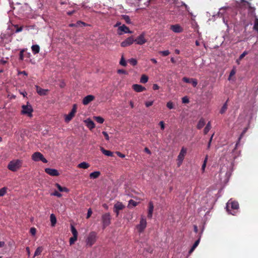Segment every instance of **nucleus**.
<instances>
[{
	"label": "nucleus",
	"mask_w": 258,
	"mask_h": 258,
	"mask_svg": "<svg viewBox=\"0 0 258 258\" xmlns=\"http://www.w3.org/2000/svg\"><path fill=\"white\" fill-rule=\"evenodd\" d=\"M200 239H199L197 240H196L195 243H194L193 245L192 246L191 248L188 251L189 254H190L195 249V248L198 246L199 243H200Z\"/></svg>",
	"instance_id": "nucleus-22"
},
{
	"label": "nucleus",
	"mask_w": 258,
	"mask_h": 258,
	"mask_svg": "<svg viewBox=\"0 0 258 258\" xmlns=\"http://www.w3.org/2000/svg\"><path fill=\"white\" fill-rule=\"evenodd\" d=\"M43 155L38 152H35L32 155V159L34 161H39L42 159Z\"/></svg>",
	"instance_id": "nucleus-15"
},
{
	"label": "nucleus",
	"mask_w": 258,
	"mask_h": 258,
	"mask_svg": "<svg viewBox=\"0 0 258 258\" xmlns=\"http://www.w3.org/2000/svg\"><path fill=\"white\" fill-rule=\"evenodd\" d=\"M227 101L223 105V106L222 107L220 111V113L221 114H223L225 112V111H226L227 109Z\"/></svg>",
	"instance_id": "nucleus-32"
},
{
	"label": "nucleus",
	"mask_w": 258,
	"mask_h": 258,
	"mask_svg": "<svg viewBox=\"0 0 258 258\" xmlns=\"http://www.w3.org/2000/svg\"><path fill=\"white\" fill-rule=\"evenodd\" d=\"M119 63L120 65H121L123 67H125L126 66V62L123 55L122 56V57L121 58Z\"/></svg>",
	"instance_id": "nucleus-43"
},
{
	"label": "nucleus",
	"mask_w": 258,
	"mask_h": 258,
	"mask_svg": "<svg viewBox=\"0 0 258 258\" xmlns=\"http://www.w3.org/2000/svg\"><path fill=\"white\" fill-rule=\"evenodd\" d=\"M50 221L52 226H54L56 223V218L53 214H51L50 216Z\"/></svg>",
	"instance_id": "nucleus-29"
},
{
	"label": "nucleus",
	"mask_w": 258,
	"mask_h": 258,
	"mask_svg": "<svg viewBox=\"0 0 258 258\" xmlns=\"http://www.w3.org/2000/svg\"><path fill=\"white\" fill-rule=\"evenodd\" d=\"M153 101H148L145 103L146 106L147 107H149L152 106L153 105Z\"/></svg>",
	"instance_id": "nucleus-56"
},
{
	"label": "nucleus",
	"mask_w": 258,
	"mask_h": 258,
	"mask_svg": "<svg viewBox=\"0 0 258 258\" xmlns=\"http://www.w3.org/2000/svg\"><path fill=\"white\" fill-rule=\"evenodd\" d=\"M116 153L117 155L120 158H123L125 157V155L124 154H122L121 153H120V152H116Z\"/></svg>",
	"instance_id": "nucleus-58"
},
{
	"label": "nucleus",
	"mask_w": 258,
	"mask_h": 258,
	"mask_svg": "<svg viewBox=\"0 0 258 258\" xmlns=\"http://www.w3.org/2000/svg\"><path fill=\"white\" fill-rule=\"evenodd\" d=\"M36 88L37 93L41 96L47 95L48 92V90L42 89L38 86H36Z\"/></svg>",
	"instance_id": "nucleus-17"
},
{
	"label": "nucleus",
	"mask_w": 258,
	"mask_h": 258,
	"mask_svg": "<svg viewBox=\"0 0 258 258\" xmlns=\"http://www.w3.org/2000/svg\"><path fill=\"white\" fill-rule=\"evenodd\" d=\"M148 81V77L146 75H143L140 79V82L142 83H146Z\"/></svg>",
	"instance_id": "nucleus-33"
},
{
	"label": "nucleus",
	"mask_w": 258,
	"mask_h": 258,
	"mask_svg": "<svg viewBox=\"0 0 258 258\" xmlns=\"http://www.w3.org/2000/svg\"><path fill=\"white\" fill-rule=\"evenodd\" d=\"M95 99L93 95H89L85 97L83 100L82 103L84 105H86Z\"/></svg>",
	"instance_id": "nucleus-14"
},
{
	"label": "nucleus",
	"mask_w": 258,
	"mask_h": 258,
	"mask_svg": "<svg viewBox=\"0 0 258 258\" xmlns=\"http://www.w3.org/2000/svg\"><path fill=\"white\" fill-rule=\"evenodd\" d=\"M77 104H74L71 111L68 115H66L65 121L66 122H69L70 121H71L72 119V118L75 116V113L77 112Z\"/></svg>",
	"instance_id": "nucleus-7"
},
{
	"label": "nucleus",
	"mask_w": 258,
	"mask_h": 258,
	"mask_svg": "<svg viewBox=\"0 0 258 258\" xmlns=\"http://www.w3.org/2000/svg\"><path fill=\"white\" fill-rule=\"evenodd\" d=\"M247 130V127H245L244 128V130H243L242 132L241 133L240 137H239L238 138V141L236 143V145H235V148H236L240 141V140L241 139V138H242V137L244 136V135L245 134V133L246 132Z\"/></svg>",
	"instance_id": "nucleus-30"
},
{
	"label": "nucleus",
	"mask_w": 258,
	"mask_h": 258,
	"mask_svg": "<svg viewBox=\"0 0 258 258\" xmlns=\"http://www.w3.org/2000/svg\"><path fill=\"white\" fill-rule=\"evenodd\" d=\"M182 102L183 103H188L189 101L187 97L185 96L182 98Z\"/></svg>",
	"instance_id": "nucleus-52"
},
{
	"label": "nucleus",
	"mask_w": 258,
	"mask_h": 258,
	"mask_svg": "<svg viewBox=\"0 0 258 258\" xmlns=\"http://www.w3.org/2000/svg\"><path fill=\"white\" fill-rule=\"evenodd\" d=\"M124 206L121 202H117L114 205V208L116 210H122L124 208Z\"/></svg>",
	"instance_id": "nucleus-20"
},
{
	"label": "nucleus",
	"mask_w": 258,
	"mask_h": 258,
	"mask_svg": "<svg viewBox=\"0 0 258 258\" xmlns=\"http://www.w3.org/2000/svg\"><path fill=\"white\" fill-rule=\"evenodd\" d=\"M147 221L144 216H142L139 224L136 226V228L140 233H142L147 227Z\"/></svg>",
	"instance_id": "nucleus-5"
},
{
	"label": "nucleus",
	"mask_w": 258,
	"mask_h": 258,
	"mask_svg": "<svg viewBox=\"0 0 258 258\" xmlns=\"http://www.w3.org/2000/svg\"><path fill=\"white\" fill-rule=\"evenodd\" d=\"M22 110L21 111L22 114H27L28 116L31 117L32 116V112L33 109L30 105H23L22 106Z\"/></svg>",
	"instance_id": "nucleus-6"
},
{
	"label": "nucleus",
	"mask_w": 258,
	"mask_h": 258,
	"mask_svg": "<svg viewBox=\"0 0 258 258\" xmlns=\"http://www.w3.org/2000/svg\"><path fill=\"white\" fill-rule=\"evenodd\" d=\"M226 208L230 214L235 215L236 212L235 211L232 212V211L237 210L239 208V204L236 201L229 200L227 203Z\"/></svg>",
	"instance_id": "nucleus-1"
},
{
	"label": "nucleus",
	"mask_w": 258,
	"mask_h": 258,
	"mask_svg": "<svg viewBox=\"0 0 258 258\" xmlns=\"http://www.w3.org/2000/svg\"><path fill=\"white\" fill-rule=\"evenodd\" d=\"M90 165L86 162H83L78 165V167L82 169H87L89 167Z\"/></svg>",
	"instance_id": "nucleus-25"
},
{
	"label": "nucleus",
	"mask_w": 258,
	"mask_h": 258,
	"mask_svg": "<svg viewBox=\"0 0 258 258\" xmlns=\"http://www.w3.org/2000/svg\"><path fill=\"white\" fill-rule=\"evenodd\" d=\"M253 29L258 32V19L256 18L254 21Z\"/></svg>",
	"instance_id": "nucleus-42"
},
{
	"label": "nucleus",
	"mask_w": 258,
	"mask_h": 258,
	"mask_svg": "<svg viewBox=\"0 0 258 258\" xmlns=\"http://www.w3.org/2000/svg\"><path fill=\"white\" fill-rule=\"evenodd\" d=\"M101 151L102 152L103 154H104L105 155L109 156V157H112L113 156V153L109 150H106L105 149H104L103 147L101 148Z\"/></svg>",
	"instance_id": "nucleus-26"
},
{
	"label": "nucleus",
	"mask_w": 258,
	"mask_h": 258,
	"mask_svg": "<svg viewBox=\"0 0 258 258\" xmlns=\"http://www.w3.org/2000/svg\"><path fill=\"white\" fill-rule=\"evenodd\" d=\"M103 228L105 229L111 223V216L110 213H106L102 215L101 217Z\"/></svg>",
	"instance_id": "nucleus-4"
},
{
	"label": "nucleus",
	"mask_w": 258,
	"mask_h": 258,
	"mask_svg": "<svg viewBox=\"0 0 258 258\" xmlns=\"http://www.w3.org/2000/svg\"><path fill=\"white\" fill-rule=\"evenodd\" d=\"M166 106L170 109H171L174 107L173 103L171 101L168 102L166 104Z\"/></svg>",
	"instance_id": "nucleus-47"
},
{
	"label": "nucleus",
	"mask_w": 258,
	"mask_h": 258,
	"mask_svg": "<svg viewBox=\"0 0 258 258\" xmlns=\"http://www.w3.org/2000/svg\"><path fill=\"white\" fill-rule=\"evenodd\" d=\"M92 214V210H91V209L90 208L88 210L86 218L87 219L91 217Z\"/></svg>",
	"instance_id": "nucleus-54"
},
{
	"label": "nucleus",
	"mask_w": 258,
	"mask_h": 258,
	"mask_svg": "<svg viewBox=\"0 0 258 258\" xmlns=\"http://www.w3.org/2000/svg\"><path fill=\"white\" fill-rule=\"evenodd\" d=\"M248 52L246 51H244L239 57V60H241L247 54Z\"/></svg>",
	"instance_id": "nucleus-53"
},
{
	"label": "nucleus",
	"mask_w": 258,
	"mask_h": 258,
	"mask_svg": "<svg viewBox=\"0 0 258 258\" xmlns=\"http://www.w3.org/2000/svg\"><path fill=\"white\" fill-rule=\"evenodd\" d=\"M43 250V248L42 246L38 247L34 252L33 257H35L36 256L39 255L41 253V252H42Z\"/></svg>",
	"instance_id": "nucleus-27"
},
{
	"label": "nucleus",
	"mask_w": 258,
	"mask_h": 258,
	"mask_svg": "<svg viewBox=\"0 0 258 258\" xmlns=\"http://www.w3.org/2000/svg\"><path fill=\"white\" fill-rule=\"evenodd\" d=\"M32 51L33 54H36L38 53L40 51V47L38 45H33L31 47Z\"/></svg>",
	"instance_id": "nucleus-24"
},
{
	"label": "nucleus",
	"mask_w": 258,
	"mask_h": 258,
	"mask_svg": "<svg viewBox=\"0 0 258 258\" xmlns=\"http://www.w3.org/2000/svg\"><path fill=\"white\" fill-rule=\"evenodd\" d=\"M94 119L95 121L99 123H102L104 121L103 118L101 116H94Z\"/></svg>",
	"instance_id": "nucleus-37"
},
{
	"label": "nucleus",
	"mask_w": 258,
	"mask_h": 258,
	"mask_svg": "<svg viewBox=\"0 0 258 258\" xmlns=\"http://www.w3.org/2000/svg\"><path fill=\"white\" fill-rule=\"evenodd\" d=\"M76 27L85 26L86 23L81 21H78L76 23Z\"/></svg>",
	"instance_id": "nucleus-48"
},
{
	"label": "nucleus",
	"mask_w": 258,
	"mask_h": 258,
	"mask_svg": "<svg viewBox=\"0 0 258 258\" xmlns=\"http://www.w3.org/2000/svg\"><path fill=\"white\" fill-rule=\"evenodd\" d=\"M30 232L32 235H35L36 232V229L34 227H32L30 228Z\"/></svg>",
	"instance_id": "nucleus-50"
},
{
	"label": "nucleus",
	"mask_w": 258,
	"mask_h": 258,
	"mask_svg": "<svg viewBox=\"0 0 258 258\" xmlns=\"http://www.w3.org/2000/svg\"><path fill=\"white\" fill-rule=\"evenodd\" d=\"M128 61L133 66H135L137 64V60L133 58L128 59Z\"/></svg>",
	"instance_id": "nucleus-41"
},
{
	"label": "nucleus",
	"mask_w": 258,
	"mask_h": 258,
	"mask_svg": "<svg viewBox=\"0 0 258 258\" xmlns=\"http://www.w3.org/2000/svg\"><path fill=\"white\" fill-rule=\"evenodd\" d=\"M42 162L44 163H47V160L44 157V156H43L42 157V159H41V160Z\"/></svg>",
	"instance_id": "nucleus-63"
},
{
	"label": "nucleus",
	"mask_w": 258,
	"mask_h": 258,
	"mask_svg": "<svg viewBox=\"0 0 258 258\" xmlns=\"http://www.w3.org/2000/svg\"><path fill=\"white\" fill-rule=\"evenodd\" d=\"M208 159V156L207 155L205 157V158L204 160L202 166V170L203 172L205 171V168L206 167L207 162Z\"/></svg>",
	"instance_id": "nucleus-35"
},
{
	"label": "nucleus",
	"mask_w": 258,
	"mask_h": 258,
	"mask_svg": "<svg viewBox=\"0 0 258 258\" xmlns=\"http://www.w3.org/2000/svg\"><path fill=\"white\" fill-rule=\"evenodd\" d=\"M154 205L152 202H150L148 204V211L147 217L149 219L152 218L153 212L154 210Z\"/></svg>",
	"instance_id": "nucleus-13"
},
{
	"label": "nucleus",
	"mask_w": 258,
	"mask_h": 258,
	"mask_svg": "<svg viewBox=\"0 0 258 258\" xmlns=\"http://www.w3.org/2000/svg\"><path fill=\"white\" fill-rule=\"evenodd\" d=\"M71 228L73 235L78 236V231L77 229L75 228V227L73 225H71Z\"/></svg>",
	"instance_id": "nucleus-38"
},
{
	"label": "nucleus",
	"mask_w": 258,
	"mask_h": 258,
	"mask_svg": "<svg viewBox=\"0 0 258 258\" xmlns=\"http://www.w3.org/2000/svg\"><path fill=\"white\" fill-rule=\"evenodd\" d=\"M170 29L175 33H180L183 31V28L179 24L172 25Z\"/></svg>",
	"instance_id": "nucleus-12"
},
{
	"label": "nucleus",
	"mask_w": 258,
	"mask_h": 258,
	"mask_svg": "<svg viewBox=\"0 0 258 258\" xmlns=\"http://www.w3.org/2000/svg\"><path fill=\"white\" fill-rule=\"evenodd\" d=\"M211 128V123L209 121L206 125V127L204 130V134L206 135Z\"/></svg>",
	"instance_id": "nucleus-31"
},
{
	"label": "nucleus",
	"mask_w": 258,
	"mask_h": 258,
	"mask_svg": "<svg viewBox=\"0 0 258 258\" xmlns=\"http://www.w3.org/2000/svg\"><path fill=\"white\" fill-rule=\"evenodd\" d=\"M97 234L95 232H91L88 235L86 242L87 245L92 246L96 242Z\"/></svg>",
	"instance_id": "nucleus-3"
},
{
	"label": "nucleus",
	"mask_w": 258,
	"mask_h": 258,
	"mask_svg": "<svg viewBox=\"0 0 258 258\" xmlns=\"http://www.w3.org/2000/svg\"><path fill=\"white\" fill-rule=\"evenodd\" d=\"M134 42L139 45L145 44L147 42V40L145 38V34L142 33L136 39H134Z\"/></svg>",
	"instance_id": "nucleus-9"
},
{
	"label": "nucleus",
	"mask_w": 258,
	"mask_h": 258,
	"mask_svg": "<svg viewBox=\"0 0 258 258\" xmlns=\"http://www.w3.org/2000/svg\"><path fill=\"white\" fill-rule=\"evenodd\" d=\"M159 89V86L157 84H154L153 86V89L154 90H156Z\"/></svg>",
	"instance_id": "nucleus-59"
},
{
	"label": "nucleus",
	"mask_w": 258,
	"mask_h": 258,
	"mask_svg": "<svg viewBox=\"0 0 258 258\" xmlns=\"http://www.w3.org/2000/svg\"><path fill=\"white\" fill-rule=\"evenodd\" d=\"M134 42V39L132 36L129 37L121 43V46L123 47L131 45Z\"/></svg>",
	"instance_id": "nucleus-10"
},
{
	"label": "nucleus",
	"mask_w": 258,
	"mask_h": 258,
	"mask_svg": "<svg viewBox=\"0 0 258 258\" xmlns=\"http://www.w3.org/2000/svg\"><path fill=\"white\" fill-rule=\"evenodd\" d=\"M118 30L123 32L125 33H132V31H130L129 28L125 25H123L118 28Z\"/></svg>",
	"instance_id": "nucleus-19"
},
{
	"label": "nucleus",
	"mask_w": 258,
	"mask_h": 258,
	"mask_svg": "<svg viewBox=\"0 0 258 258\" xmlns=\"http://www.w3.org/2000/svg\"><path fill=\"white\" fill-rule=\"evenodd\" d=\"M100 174L99 171H94L90 174L89 177L91 179H96L100 175Z\"/></svg>",
	"instance_id": "nucleus-23"
},
{
	"label": "nucleus",
	"mask_w": 258,
	"mask_h": 258,
	"mask_svg": "<svg viewBox=\"0 0 258 258\" xmlns=\"http://www.w3.org/2000/svg\"><path fill=\"white\" fill-rule=\"evenodd\" d=\"M205 125V121L203 118H201L197 124V127L198 129L200 130L204 127Z\"/></svg>",
	"instance_id": "nucleus-21"
},
{
	"label": "nucleus",
	"mask_w": 258,
	"mask_h": 258,
	"mask_svg": "<svg viewBox=\"0 0 258 258\" xmlns=\"http://www.w3.org/2000/svg\"><path fill=\"white\" fill-rule=\"evenodd\" d=\"M169 1L175 5H178L180 3L178 0H169Z\"/></svg>",
	"instance_id": "nucleus-60"
},
{
	"label": "nucleus",
	"mask_w": 258,
	"mask_h": 258,
	"mask_svg": "<svg viewBox=\"0 0 258 258\" xmlns=\"http://www.w3.org/2000/svg\"><path fill=\"white\" fill-rule=\"evenodd\" d=\"M78 236H73L70 238L69 242L70 245L73 244L77 240Z\"/></svg>",
	"instance_id": "nucleus-39"
},
{
	"label": "nucleus",
	"mask_w": 258,
	"mask_h": 258,
	"mask_svg": "<svg viewBox=\"0 0 258 258\" xmlns=\"http://www.w3.org/2000/svg\"><path fill=\"white\" fill-rule=\"evenodd\" d=\"M122 19L124 20V21L127 24H131V21L130 18L127 15H122Z\"/></svg>",
	"instance_id": "nucleus-36"
},
{
	"label": "nucleus",
	"mask_w": 258,
	"mask_h": 258,
	"mask_svg": "<svg viewBox=\"0 0 258 258\" xmlns=\"http://www.w3.org/2000/svg\"><path fill=\"white\" fill-rule=\"evenodd\" d=\"M15 27L16 28V33L21 32L23 30V27H19L18 25H15Z\"/></svg>",
	"instance_id": "nucleus-46"
},
{
	"label": "nucleus",
	"mask_w": 258,
	"mask_h": 258,
	"mask_svg": "<svg viewBox=\"0 0 258 258\" xmlns=\"http://www.w3.org/2000/svg\"><path fill=\"white\" fill-rule=\"evenodd\" d=\"M145 151L149 154H151V151L148 148H145Z\"/></svg>",
	"instance_id": "nucleus-64"
},
{
	"label": "nucleus",
	"mask_w": 258,
	"mask_h": 258,
	"mask_svg": "<svg viewBox=\"0 0 258 258\" xmlns=\"http://www.w3.org/2000/svg\"><path fill=\"white\" fill-rule=\"evenodd\" d=\"M22 165V162L20 160L11 161L8 165V168L12 171H16L19 169Z\"/></svg>",
	"instance_id": "nucleus-2"
},
{
	"label": "nucleus",
	"mask_w": 258,
	"mask_h": 258,
	"mask_svg": "<svg viewBox=\"0 0 258 258\" xmlns=\"http://www.w3.org/2000/svg\"><path fill=\"white\" fill-rule=\"evenodd\" d=\"M159 124L160 126L161 129L162 130H164L165 128V123L163 121H161L159 122Z\"/></svg>",
	"instance_id": "nucleus-55"
},
{
	"label": "nucleus",
	"mask_w": 258,
	"mask_h": 258,
	"mask_svg": "<svg viewBox=\"0 0 258 258\" xmlns=\"http://www.w3.org/2000/svg\"><path fill=\"white\" fill-rule=\"evenodd\" d=\"M20 59L21 60L23 59V50L21 51L20 53Z\"/></svg>",
	"instance_id": "nucleus-62"
},
{
	"label": "nucleus",
	"mask_w": 258,
	"mask_h": 258,
	"mask_svg": "<svg viewBox=\"0 0 258 258\" xmlns=\"http://www.w3.org/2000/svg\"><path fill=\"white\" fill-rule=\"evenodd\" d=\"M7 188L4 187L0 189V197L4 196L7 192Z\"/></svg>",
	"instance_id": "nucleus-40"
},
{
	"label": "nucleus",
	"mask_w": 258,
	"mask_h": 258,
	"mask_svg": "<svg viewBox=\"0 0 258 258\" xmlns=\"http://www.w3.org/2000/svg\"><path fill=\"white\" fill-rule=\"evenodd\" d=\"M190 83L192 84V85L194 87H196L198 84V81L196 79L191 78Z\"/></svg>",
	"instance_id": "nucleus-44"
},
{
	"label": "nucleus",
	"mask_w": 258,
	"mask_h": 258,
	"mask_svg": "<svg viewBox=\"0 0 258 258\" xmlns=\"http://www.w3.org/2000/svg\"><path fill=\"white\" fill-rule=\"evenodd\" d=\"M137 205V203L133 200H130L128 202V207L129 208L136 207Z\"/></svg>",
	"instance_id": "nucleus-34"
},
{
	"label": "nucleus",
	"mask_w": 258,
	"mask_h": 258,
	"mask_svg": "<svg viewBox=\"0 0 258 258\" xmlns=\"http://www.w3.org/2000/svg\"><path fill=\"white\" fill-rule=\"evenodd\" d=\"M102 134L104 135L105 139L106 140L108 141L109 139V136H108V134L106 132H103Z\"/></svg>",
	"instance_id": "nucleus-57"
},
{
	"label": "nucleus",
	"mask_w": 258,
	"mask_h": 258,
	"mask_svg": "<svg viewBox=\"0 0 258 258\" xmlns=\"http://www.w3.org/2000/svg\"><path fill=\"white\" fill-rule=\"evenodd\" d=\"M85 121L86 123V126L90 130H92L93 128H95V123L90 118L87 119Z\"/></svg>",
	"instance_id": "nucleus-18"
},
{
	"label": "nucleus",
	"mask_w": 258,
	"mask_h": 258,
	"mask_svg": "<svg viewBox=\"0 0 258 258\" xmlns=\"http://www.w3.org/2000/svg\"><path fill=\"white\" fill-rule=\"evenodd\" d=\"M51 195L56 196L57 197H61L62 196L61 194H60L59 192H58V191H57L56 190L54 192H53V193L51 194Z\"/></svg>",
	"instance_id": "nucleus-51"
},
{
	"label": "nucleus",
	"mask_w": 258,
	"mask_h": 258,
	"mask_svg": "<svg viewBox=\"0 0 258 258\" xmlns=\"http://www.w3.org/2000/svg\"><path fill=\"white\" fill-rule=\"evenodd\" d=\"M186 152H187V150L186 148H185L184 147H182L181 148L180 152L177 157V160H178L177 165L178 167H179L180 166V165L181 164V163H182V161H183V160L184 158V157L186 155Z\"/></svg>",
	"instance_id": "nucleus-8"
},
{
	"label": "nucleus",
	"mask_w": 258,
	"mask_h": 258,
	"mask_svg": "<svg viewBox=\"0 0 258 258\" xmlns=\"http://www.w3.org/2000/svg\"><path fill=\"white\" fill-rule=\"evenodd\" d=\"M159 53L164 56H167L170 54V52L168 50L160 51Z\"/></svg>",
	"instance_id": "nucleus-45"
},
{
	"label": "nucleus",
	"mask_w": 258,
	"mask_h": 258,
	"mask_svg": "<svg viewBox=\"0 0 258 258\" xmlns=\"http://www.w3.org/2000/svg\"><path fill=\"white\" fill-rule=\"evenodd\" d=\"M45 172L52 176H57L59 175L58 171L55 169L47 168L45 169Z\"/></svg>",
	"instance_id": "nucleus-11"
},
{
	"label": "nucleus",
	"mask_w": 258,
	"mask_h": 258,
	"mask_svg": "<svg viewBox=\"0 0 258 258\" xmlns=\"http://www.w3.org/2000/svg\"><path fill=\"white\" fill-rule=\"evenodd\" d=\"M132 88L134 91L137 92H141L146 90V88L141 85L134 84L132 86Z\"/></svg>",
	"instance_id": "nucleus-16"
},
{
	"label": "nucleus",
	"mask_w": 258,
	"mask_h": 258,
	"mask_svg": "<svg viewBox=\"0 0 258 258\" xmlns=\"http://www.w3.org/2000/svg\"><path fill=\"white\" fill-rule=\"evenodd\" d=\"M55 186L60 192H68L69 190L67 187H62L58 183H56Z\"/></svg>",
	"instance_id": "nucleus-28"
},
{
	"label": "nucleus",
	"mask_w": 258,
	"mask_h": 258,
	"mask_svg": "<svg viewBox=\"0 0 258 258\" xmlns=\"http://www.w3.org/2000/svg\"><path fill=\"white\" fill-rule=\"evenodd\" d=\"M191 80V78L190 79V78H188L187 77H183L182 78V81L186 83H190Z\"/></svg>",
	"instance_id": "nucleus-49"
},
{
	"label": "nucleus",
	"mask_w": 258,
	"mask_h": 258,
	"mask_svg": "<svg viewBox=\"0 0 258 258\" xmlns=\"http://www.w3.org/2000/svg\"><path fill=\"white\" fill-rule=\"evenodd\" d=\"M117 73L118 74H126V71L124 70H118L117 71Z\"/></svg>",
	"instance_id": "nucleus-61"
}]
</instances>
